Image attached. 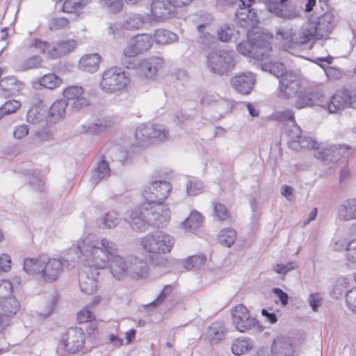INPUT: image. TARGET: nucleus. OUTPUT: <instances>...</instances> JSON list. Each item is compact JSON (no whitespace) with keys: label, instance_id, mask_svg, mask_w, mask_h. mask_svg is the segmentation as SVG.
<instances>
[{"label":"nucleus","instance_id":"48","mask_svg":"<svg viewBox=\"0 0 356 356\" xmlns=\"http://www.w3.org/2000/svg\"><path fill=\"white\" fill-rule=\"evenodd\" d=\"M101 7L108 13H117L122 8L121 0H99Z\"/></svg>","mask_w":356,"mask_h":356},{"label":"nucleus","instance_id":"1","mask_svg":"<svg viewBox=\"0 0 356 356\" xmlns=\"http://www.w3.org/2000/svg\"><path fill=\"white\" fill-rule=\"evenodd\" d=\"M78 258L81 259L86 268L95 270L104 269L111 260L110 269L112 275L118 280L122 279L128 271L126 261L116 254V244L106 238L98 240L91 235L80 238L74 248Z\"/></svg>","mask_w":356,"mask_h":356},{"label":"nucleus","instance_id":"36","mask_svg":"<svg viewBox=\"0 0 356 356\" xmlns=\"http://www.w3.org/2000/svg\"><path fill=\"white\" fill-rule=\"evenodd\" d=\"M154 37L155 42L160 44H168L177 41L178 39L177 34L162 29L156 30Z\"/></svg>","mask_w":356,"mask_h":356},{"label":"nucleus","instance_id":"54","mask_svg":"<svg viewBox=\"0 0 356 356\" xmlns=\"http://www.w3.org/2000/svg\"><path fill=\"white\" fill-rule=\"evenodd\" d=\"M186 191L189 195H197L202 193V184L196 179L191 180L186 185Z\"/></svg>","mask_w":356,"mask_h":356},{"label":"nucleus","instance_id":"64","mask_svg":"<svg viewBox=\"0 0 356 356\" xmlns=\"http://www.w3.org/2000/svg\"><path fill=\"white\" fill-rule=\"evenodd\" d=\"M346 300L348 307L356 312V287L346 293Z\"/></svg>","mask_w":356,"mask_h":356},{"label":"nucleus","instance_id":"51","mask_svg":"<svg viewBox=\"0 0 356 356\" xmlns=\"http://www.w3.org/2000/svg\"><path fill=\"white\" fill-rule=\"evenodd\" d=\"M149 267L142 259L135 261V278L145 279L148 277Z\"/></svg>","mask_w":356,"mask_h":356},{"label":"nucleus","instance_id":"40","mask_svg":"<svg viewBox=\"0 0 356 356\" xmlns=\"http://www.w3.org/2000/svg\"><path fill=\"white\" fill-rule=\"evenodd\" d=\"M236 238V231L230 228L222 229L218 236L219 243L227 248L231 247L234 243Z\"/></svg>","mask_w":356,"mask_h":356},{"label":"nucleus","instance_id":"21","mask_svg":"<svg viewBox=\"0 0 356 356\" xmlns=\"http://www.w3.org/2000/svg\"><path fill=\"white\" fill-rule=\"evenodd\" d=\"M235 16L240 26L248 29L255 27L259 23L257 14L252 8H238Z\"/></svg>","mask_w":356,"mask_h":356},{"label":"nucleus","instance_id":"55","mask_svg":"<svg viewBox=\"0 0 356 356\" xmlns=\"http://www.w3.org/2000/svg\"><path fill=\"white\" fill-rule=\"evenodd\" d=\"M69 24L70 22L66 17H55L49 22V28L51 31H57L67 27Z\"/></svg>","mask_w":356,"mask_h":356},{"label":"nucleus","instance_id":"4","mask_svg":"<svg viewBox=\"0 0 356 356\" xmlns=\"http://www.w3.org/2000/svg\"><path fill=\"white\" fill-rule=\"evenodd\" d=\"M143 249L156 254H165L171 252L175 244L174 238L163 231L148 234L140 240Z\"/></svg>","mask_w":356,"mask_h":356},{"label":"nucleus","instance_id":"18","mask_svg":"<svg viewBox=\"0 0 356 356\" xmlns=\"http://www.w3.org/2000/svg\"><path fill=\"white\" fill-rule=\"evenodd\" d=\"M255 83L254 75L250 72L236 74L230 80V83L233 88L243 95L250 93Z\"/></svg>","mask_w":356,"mask_h":356},{"label":"nucleus","instance_id":"8","mask_svg":"<svg viewBox=\"0 0 356 356\" xmlns=\"http://www.w3.org/2000/svg\"><path fill=\"white\" fill-rule=\"evenodd\" d=\"M326 105L330 113H339L346 108L356 109V86L337 90Z\"/></svg>","mask_w":356,"mask_h":356},{"label":"nucleus","instance_id":"41","mask_svg":"<svg viewBox=\"0 0 356 356\" xmlns=\"http://www.w3.org/2000/svg\"><path fill=\"white\" fill-rule=\"evenodd\" d=\"M202 222L203 217L202 214L197 211H193L190 216L182 222V225L185 229L191 230L199 227Z\"/></svg>","mask_w":356,"mask_h":356},{"label":"nucleus","instance_id":"20","mask_svg":"<svg viewBox=\"0 0 356 356\" xmlns=\"http://www.w3.org/2000/svg\"><path fill=\"white\" fill-rule=\"evenodd\" d=\"M227 332L223 322L215 321L207 328L204 336L211 344H216L225 339Z\"/></svg>","mask_w":356,"mask_h":356},{"label":"nucleus","instance_id":"22","mask_svg":"<svg viewBox=\"0 0 356 356\" xmlns=\"http://www.w3.org/2000/svg\"><path fill=\"white\" fill-rule=\"evenodd\" d=\"M211 21V18L207 17L204 23L197 25V29L199 32L198 42L204 49L211 48L216 42L215 37L210 33Z\"/></svg>","mask_w":356,"mask_h":356},{"label":"nucleus","instance_id":"23","mask_svg":"<svg viewBox=\"0 0 356 356\" xmlns=\"http://www.w3.org/2000/svg\"><path fill=\"white\" fill-rule=\"evenodd\" d=\"M271 352L274 356H293L294 350L289 338L278 337L273 342Z\"/></svg>","mask_w":356,"mask_h":356},{"label":"nucleus","instance_id":"3","mask_svg":"<svg viewBox=\"0 0 356 356\" xmlns=\"http://www.w3.org/2000/svg\"><path fill=\"white\" fill-rule=\"evenodd\" d=\"M334 29V17L326 13L311 22L308 26L298 31L291 28H280L276 31L280 36L282 48L291 54L312 40L327 39Z\"/></svg>","mask_w":356,"mask_h":356},{"label":"nucleus","instance_id":"33","mask_svg":"<svg viewBox=\"0 0 356 356\" xmlns=\"http://www.w3.org/2000/svg\"><path fill=\"white\" fill-rule=\"evenodd\" d=\"M152 44L153 38L151 35L146 33L135 35V54L147 51Z\"/></svg>","mask_w":356,"mask_h":356},{"label":"nucleus","instance_id":"52","mask_svg":"<svg viewBox=\"0 0 356 356\" xmlns=\"http://www.w3.org/2000/svg\"><path fill=\"white\" fill-rule=\"evenodd\" d=\"M44 115L42 113L38 108L33 107L29 109L26 114V120L28 122L35 124L39 123L43 120Z\"/></svg>","mask_w":356,"mask_h":356},{"label":"nucleus","instance_id":"16","mask_svg":"<svg viewBox=\"0 0 356 356\" xmlns=\"http://www.w3.org/2000/svg\"><path fill=\"white\" fill-rule=\"evenodd\" d=\"M44 265L41 278L47 282H52L56 280L63 271V262L56 258H51L44 254Z\"/></svg>","mask_w":356,"mask_h":356},{"label":"nucleus","instance_id":"2","mask_svg":"<svg viewBox=\"0 0 356 356\" xmlns=\"http://www.w3.org/2000/svg\"><path fill=\"white\" fill-rule=\"evenodd\" d=\"M167 172L163 175L156 172L152 176L151 181L143 191V202L135 212V226L140 231L146 229L149 224L157 225L162 218L169 216V209H164L163 202L172 191V185L163 178H166Z\"/></svg>","mask_w":356,"mask_h":356},{"label":"nucleus","instance_id":"57","mask_svg":"<svg viewBox=\"0 0 356 356\" xmlns=\"http://www.w3.org/2000/svg\"><path fill=\"white\" fill-rule=\"evenodd\" d=\"M213 211L216 216L220 220H226L229 218V213L226 207L222 204H213Z\"/></svg>","mask_w":356,"mask_h":356},{"label":"nucleus","instance_id":"63","mask_svg":"<svg viewBox=\"0 0 356 356\" xmlns=\"http://www.w3.org/2000/svg\"><path fill=\"white\" fill-rule=\"evenodd\" d=\"M13 285L12 283L8 280H3L0 281V296L5 297L8 296H13L11 293L13 292Z\"/></svg>","mask_w":356,"mask_h":356},{"label":"nucleus","instance_id":"31","mask_svg":"<svg viewBox=\"0 0 356 356\" xmlns=\"http://www.w3.org/2000/svg\"><path fill=\"white\" fill-rule=\"evenodd\" d=\"M100 56L98 54H87L79 60L80 68L86 72L94 73L99 69Z\"/></svg>","mask_w":356,"mask_h":356},{"label":"nucleus","instance_id":"46","mask_svg":"<svg viewBox=\"0 0 356 356\" xmlns=\"http://www.w3.org/2000/svg\"><path fill=\"white\" fill-rule=\"evenodd\" d=\"M270 118L277 122L289 121L290 123L295 121L294 113L291 109L275 111L271 114Z\"/></svg>","mask_w":356,"mask_h":356},{"label":"nucleus","instance_id":"26","mask_svg":"<svg viewBox=\"0 0 356 356\" xmlns=\"http://www.w3.org/2000/svg\"><path fill=\"white\" fill-rule=\"evenodd\" d=\"M44 262V254L39 255L35 258H26L24 261L23 268L26 273L39 276L41 278Z\"/></svg>","mask_w":356,"mask_h":356},{"label":"nucleus","instance_id":"34","mask_svg":"<svg viewBox=\"0 0 356 356\" xmlns=\"http://www.w3.org/2000/svg\"><path fill=\"white\" fill-rule=\"evenodd\" d=\"M297 140L289 141V147L295 151H299L302 149H318V143L310 137L301 136Z\"/></svg>","mask_w":356,"mask_h":356},{"label":"nucleus","instance_id":"38","mask_svg":"<svg viewBox=\"0 0 356 356\" xmlns=\"http://www.w3.org/2000/svg\"><path fill=\"white\" fill-rule=\"evenodd\" d=\"M90 3L91 0H66L63 3L62 11L67 13H76Z\"/></svg>","mask_w":356,"mask_h":356},{"label":"nucleus","instance_id":"9","mask_svg":"<svg viewBox=\"0 0 356 356\" xmlns=\"http://www.w3.org/2000/svg\"><path fill=\"white\" fill-rule=\"evenodd\" d=\"M165 66V61L162 57L152 56L135 63L136 73L138 76L150 80H155L159 72Z\"/></svg>","mask_w":356,"mask_h":356},{"label":"nucleus","instance_id":"30","mask_svg":"<svg viewBox=\"0 0 356 356\" xmlns=\"http://www.w3.org/2000/svg\"><path fill=\"white\" fill-rule=\"evenodd\" d=\"M152 125L142 124L135 131V146L146 147L151 145Z\"/></svg>","mask_w":356,"mask_h":356},{"label":"nucleus","instance_id":"56","mask_svg":"<svg viewBox=\"0 0 356 356\" xmlns=\"http://www.w3.org/2000/svg\"><path fill=\"white\" fill-rule=\"evenodd\" d=\"M345 257L348 262L356 263V238L348 243Z\"/></svg>","mask_w":356,"mask_h":356},{"label":"nucleus","instance_id":"59","mask_svg":"<svg viewBox=\"0 0 356 356\" xmlns=\"http://www.w3.org/2000/svg\"><path fill=\"white\" fill-rule=\"evenodd\" d=\"M172 285H165L157 298L151 303V305H154V307L161 305L165 301V298L172 292Z\"/></svg>","mask_w":356,"mask_h":356},{"label":"nucleus","instance_id":"42","mask_svg":"<svg viewBox=\"0 0 356 356\" xmlns=\"http://www.w3.org/2000/svg\"><path fill=\"white\" fill-rule=\"evenodd\" d=\"M121 63L127 69L134 68V43L131 40L129 41L127 46L123 49Z\"/></svg>","mask_w":356,"mask_h":356},{"label":"nucleus","instance_id":"43","mask_svg":"<svg viewBox=\"0 0 356 356\" xmlns=\"http://www.w3.org/2000/svg\"><path fill=\"white\" fill-rule=\"evenodd\" d=\"M207 260L204 254L193 255L188 257L184 261V267L187 270H193L195 268H200L202 266Z\"/></svg>","mask_w":356,"mask_h":356},{"label":"nucleus","instance_id":"5","mask_svg":"<svg viewBox=\"0 0 356 356\" xmlns=\"http://www.w3.org/2000/svg\"><path fill=\"white\" fill-rule=\"evenodd\" d=\"M238 52L243 56L257 60L268 58L272 50L269 41L261 36L250 38L241 41L236 46Z\"/></svg>","mask_w":356,"mask_h":356},{"label":"nucleus","instance_id":"32","mask_svg":"<svg viewBox=\"0 0 356 356\" xmlns=\"http://www.w3.org/2000/svg\"><path fill=\"white\" fill-rule=\"evenodd\" d=\"M67 105L68 103L66 99H58L55 101L49 111V120L56 122V121L63 119L65 116Z\"/></svg>","mask_w":356,"mask_h":356},{"label":"nucleus","instance_id":"60","mask_svg":"<svg viewBox=\"0 0 356 356\" xmlns=\"http://www.w3.org/2000/svg\"><path fill=\"white\" fill-rule=\"evenodd\" d=\"M291 124V126L286 130L288 136L290 138L289 141L298 140L297 139L302 136L301 129L296 123V121L292 122Z\"/></svg>","mask_w":356,"mask_h":356},{"label":"nucleus","instance_id":"13","mask_svg":"<svg viewBox=\"0 0 356 356\" xmlns=\"http://www.w3.org/2000/svg\"><path fill=\"white\" fill-rule=\"evenodd\" d=\"M279 83L280 86L277 95L280 98H292L300 90V79L295 73L286 72L282 78H280Z\"/></svg>","mask_w":356,"mask_h":356},{"label":"nucleus","instance_id":"11","mask_svg":"<svg viewBox=\"0 0 356 356\" xmlns=\"http://www.w3.org/2000/svg\"><path fill=\"white\" fill-rule=\"evenodd\" d=\"M19 309L20 304L15 296H0V334L11 325L12 319Z\"/></svg>","mask_w":356,"mask_h":356},{"label":"nucleus","instance_id":"6","mask_svg":"<svg viewBox=\"0 0 356 356\" xmlns=\"http://www.w3.org/2000/svg\"><path fill=\"white\" fill-rule=\"evenodd\" d=\"M128 73L118 67H112L102 74L100 88L105 92L114 93L124 89L130 83Z\"/></svg>","mask_w":356,"mask_h":356},{"label":"nucleus","instance_id":"17","mask_svg":"<svg viewBox=\"0 0 356 356\" xmlns=\"http://www.w3.org/2000/svg\"><path fill=\"white\" fill-rule=\"evenodd\" d=\"M349 148L346 145H331L315 154L316 159L327 163H335L343 156Z\"/></svg>","mask_w":356,"mask_h":356},{"label":"nucleus","instance_id":"28","mask_svg":"<svg viewBox=\"0 0 356 356\" xmlns=\"http://www.w3.org/2000/svg\"><path fill=\"white\" fill-rule=\"evenodd\" d=\"M268 10L276 16L284 19H292L298 17L296 11L284 8L283 3L277 1H268L266 3Z\"/></svg>","mask_w":356,"mask_h":356},{"label":"nucleus","instance_id":"47","mask_svg":"<svg viewBox=\"0 0 356 356\" xmlns=\"http://www.w3.org/2000/svg\"><path fill=\"white\" fill-rule=\"evenodd\" d=\"M21 106V103L15 99L6 101L0 107V120L6 115L16 112Z\"/></svg>","mask_w":356,"mask_h":356},{"label":"nucleus","instance_id":"14","mask_svg":"<svg viewBox=\"0 0 356 356\" xmlns=\"http://www.w3.org/2000/svg\"><path fill=\"white\" fill-rule=\"evenodd\" d=\"M323 97L324 95L321 90L312 88H305L299 92H298L295 107L301 109L314 105L323 106L321 103Z\"/></svg>","mask_w":356,"mask_h":356},{"label":"nucleus","instance_id":"44","mask_svg":"<svg viewBox=\"0 0 356 356\" xmlns=\"http://www.w3.org/2000/svg\"><path fill=\"white\" fill-rule=\"evenodd\" d=\"M168 131L161 124L152 125L151 144L159 141L163 142L168 137Z\"/></svg>","mask_w":356,"mask_h":356},{"label":"nucleus","instance_id":"24","mask_svg":"<svg viewBox=\"0 0 356 356\" xmlns=\"http://www.w3.org/2000/svg\"><path fill=\"white\" fill-rule=\"evenodd\" d=\"M98 273H91V276L86 270H83L79 273V285L82 292L86 294H92L97 289V280L96 277Z\"/></svg>","mask_w":356,"mask_h":356},{"label":"nucleus","instance_id":"19","mask_svg":"<svg viewBox=\"0 0 356 356\" xmlns=\"http://www.w3.org/2000/svg\"><path fill=\"white\" fill-rule=\"evenodd\" d=\"M83 89L81 86H71L66 88L63 92V96L68 99L74 100L72 107L74 109L79 110L89 104V99L83 97Z\"/></svg>","mask_w":356,"mask_h":356},{"label":"nucleus","instance_id":"45","mask_svg":"<svg viewBox=\"0 0 356 356\" xmlns=\"http://www.w3.org/2000/svg\"><path fill=\"white\" fill-rule=\"evenodd\" d=\"M264 71L269 72L277 77L282 78L287 72L285 70L284 65L282 63H268L262 65Z\"/></svg>","mask_w":356,"mask_h":356},{"label":"nucleus","instance_id":"49","mask_svg":"<svg viewBox=\"0 0 356 356\" xmlns=\"http://www.w3.org/2000/svg\"><path fill=\"white\" fill-rule=\"evenodd\" d=\"M100 222L106 228H113L119 223L118 214L113 211L107 212L100 218Z\"/></svg>","mask_w":356,"mask_h":356},{"label":"nucleus","instance_id":"12","mask_svg":"<svg viewBox=\"0 0 356 356\" xmlns=\"http://www.w3.org/2000/svg\"><path fill=\"white\" fill-rule=\"evenodd\" d=\"M85 334L80 327H70L63 337L62 343L69 353L75 354L83 349Z\"/></svg>","mask_w":356,"mask_h":356},{"label":"nucleus","instance_id":"35","mask_svg":"<svg viewBox=\"0 0 356 356\" xmlns=\"http://www.w3.org/2000/svg\"><path fill=\"white\" fill-rule=\"evenodd\" d=\"M110 175V168L105 160H101L94 170L91 180L94 184H97L102 179Z\"/></svg>","mask_w":356,"mask_h":356},{"label":"nucleus","instance_id":"10","mask_svg":"<svg viewBox=\"0 0 356 356\" xmlns=\"http://www.w3.org/2000/svg\"><path fill=\"white\" fill-rule=\"evenodd\" d=\"M232 320L236 329L240 332H246L259 328L258 321L252 317L248 309L238 304L232 309Z\"/></svg>","mask_w":356,"mask_h":356},{"label":"nucleus","instance_id":"29","mask_svg":"<svg viewBox=\"0 0 356 356\" xmlns=\"http://www.w3.org/2000/svg\"><path fill=\"white\" fill-rule=\"evenodd\" d=\"M338 217L344 221L356 219V199L344 201L338 209Z\"/></svg>","mask_w":356,"mask_h":356},{"label":"nucleus","instance_id":"15","mask_svg":"<svg viewBox=\"0 0 356 356\" xmlns=\"http://www.w3.org/2000/svg\"><path fill=\"white\" fill-rule=\"evenodd\" d=\"M174 4L172 0H152L151 3L152 17L158 22L172 18L176 13V6Z\"/></svg>","mask_w":356,"mask_h":356},{"label":"nucleus","instance_id":"7","mask_svg":"<svg viewBox=\"0 0 356 356\" xmlns=\"http://www.w3.org/2000/svg\"><path fill=\"white\" fill-rule=\"evenodd\" d=\"M236 65L234 54L227 50H215L207 56V66L209 70L218 75H225Z\"/></svg>","mask_w":356,"mask_h":356},{"label":"nucleus","instance_id":"37","mask_svg":"<svg viewBox=\"0 0 356 356\" xmlns=\"http://www.w3.org/2000/svg\"><path fill=\"white\" fill-rule=\"evenodd\" d=\"M253 346L252 341L248 338L236 339L232 346V351L236 355H241L249 350Z\"/></svg>","mask_w":356,"mask_h":356},{"label":"nucleus","instance_id":"50","mask_svg":"<svg viewBox=\"0 0 356 356\" xmlns=\"http://www.w3.org/2000/svg\"><path fill=\"white\" fill-rule=\"evenodd\" d=\"M30 49H33L36 53L46 54L48 56V52L51 50V45L46 41L35 38L33 40Z\"/></svg>","mask_w":356,"mask_h":356},{"label":"nucleus","instance_id":"39","mask_svg":"<svg viewBox=\"0 0 356 356\" xmlns=\"http://www.w3.org/2000/svg\"><path fill=\"white\" fill-rule=\"evenodd\" d=\"M62 83V79L54 73L47 74L42 76L39 80L40 86L51 90L59 87Z\"/></svg>","mask_w":356,"mask_h":356},{"label":"nucleus","instance_id":"25","mask_svg":"<svg viewBox=\"0 0 356 356\" xmlns=\"http://www.w3.org/2000/svg\"><path fill=\"white\" fill-rule=\"evenodd\" d=\"M77 47L74 40H63L53 47L48 52V58H56L73 51Z\"/></svg>","mask_w":356,"mask_h":356},{"label":"nucleus","instance_id":"58","mask_svg":"<svg viewBox=\"0 0 356 356\" xmlns=\"http://www.w3.org/2000/svg\"><path fill=\"white\" fill-rule=\"evenodd\" d=\"M42 59L38 56H33L25 60L22 64V70L35 69L40 66Z\"/></svg>","mask_w":356,"mask_h":356},{"label":"nucleus","instance_id":"53","mask_svg":"<svg viewBox=\"0 0 356 356\" xmlns=\"http://www.w3.org/2000/svg\"><path fill=\"white\" fill-rule=\"evenodd\" d=\"M95 318L94 313L87 306L79 312L76 315V319L79 323L90 322Z\"/></svg>","mask_w":356,"mask_h":356},{"label":"nucleus","instance_id":"27","mask_svg":"<svg viewBox=\"0 0 356 356\" xmlns=\"http://www.w3.org/2000/svg\"><path fill=\"white\" fill-rule=\"evenodd\" d=\"M113 126V122L111 120L101 119L98 120L95 123L83 124L81 131L83 134L99 135L111 128Z\"/></svg>","mask_w":356,"mask_h":356},{"label":"nucleus","instance_id":"61","mask_svg":"<svg viewBox=\"0 0 356 356\" xmlns=\"http://www.w3.org/2000/svg\"><path fill=\"white\" fill-rule=\"evenodd\" d=\"M298 266L295 261H290L285 265L277 264L275 267V271L280 275H286L288 272L296 269Z\"/></svg>","mask_w":356,"mask_h":356},{"label":"nucleus","instance_id":"62","mask_svg":"<svg viewBox=\"0 0 356 356\" xmlns=\"http://www.w3.org/2000/svg\"><path fill=\"white\" fill-rule=\"evenodd\" d=\"M12 268L11 257L8 254L0 255V272L7 273Z\"/></svg>","mask_w":356,"mask_h":356}]
</instances>
